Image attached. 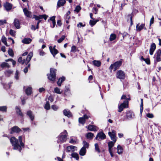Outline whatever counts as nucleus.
I'll return each mask as SVG.
<instances>
[{
  "label": "nucleus",
  "instance_id": "obj_47",
  "mask_svg": "<svg viewBox=\"0 0 161 161\" xmlns=\"http://www.w3.org/2000/svg\"><path fill=\"white\" fill-rule=\"evenodd\" d=\"M7 107L6 106H0V111L2 112H6Z\"/></svg>",
  "mask_w": 161,
  "mask_h": 161
},
{
  "label": "nucleus",
  "instance_id": "obj_57",
  "mask_svg": "<svg viewBox=\"0 0 161 161\" xmlns=\"http://www.w3.org/2000/svg\"><path fill=\"white\" fill-rule=\"evenodd\" d=\"M52 108L54 110H57L58 108V107L57 106H56V105H53L52 106Z\"/></svg>",
  "mask_w": 161,
  "mask_h": 161
},
{
  "label": "nucleus",
  "instance_id": "obj_25",
  "mask_svg": "<svg viewBox=\"0 0 161 161\" xmlns=\"http://www.w3.org/2000/svg\"><path fill=\"white\" fill-rule=\"evenodd\" d=\"M32 88L30 87H28L25 90V92L27 95H30L32 92Z\"/></svg>",
  "mask_w": 161,
  "mask_h": 161
},
{
  "label": "nucleus",
  "instance_id": "obj_22",
  "mask_svg": "<svg viewBox=\"0 0 161 161\" xmlns=\"http://www.w3.org/2000/svg\"><path fill=\"white\" fill-rule=\"evenodd\" d=\"M63 113L65 116H67L68 117L72 116L71 113L69 110H68L64 109L63 111Z\"/></svg>",
  "mask_w": 161,
  "mask_h": 161
},
{
  "label": "nucleus",
  "instance_id": "obj_30",
  "mask_svg": "<svg viewBox=\"0 0 161 161\" xmlns=\"http://www.w3.org/2000/svg\"><path fill=\"white\" fill-rule=\"evenodd\" d=\"M115 142H114V141H113L110 142L108 143V150H112V148L114 146Z\"/></svg>",
  "mask_w": 161,
  "mask_h": 161
},
{
  "label": "nucleus",
  "instance_id": "obj_9",
  "mask_svg": "<svg viewBox=\"0 0 161 161\" xmlns=\"http://www.w3.org/2000/svg\"><path fill=\"white\" fill-rule=\"evenodd\" d=\"M106 138V135L103 132H101L98 133L95 139L98 141L104 140Z\"/></svg>",
  "mask_w": 161,
  "mask_h": 161
},
{
  "label": "nucleus",
  "instance_id": "obj_55",
  "mask_svg": "<svg viewBox=\"0 0 161 161\" xmlns=\"http://www.w3.org/2000/svg\"><path fill=\"white\" fill-rule=\"evenodd\" d=\"M6 23V20H0V26L3 25L4 24Z\"/></svg>",
  "mask_w": 161,
  "mask_h": 161
},
{
  "label": "nucleus",
  "instance_id": "obj_20",
  "mask_svg": "<svg viewBox=\"0 0 161 161\" xmlns=\"http://www.w3.org/2000/svg\"><path fill=\"white\" fill-rule=\"evenodd\" d=\"M126 116L127 119H130L133 118L134 117V115L131 111H128L126 112Z\"/></svg>",
  "mask_w": 161,
  "mask_h": 161
},
{
  "label": "nucleus",
  "instance_id": "obj_27",
  "mask_svg": "<svg viewBox=\"0 0 161 161\" xmlns=\"http://www.w3.org/2000/svg\"><path fill=\"white\" fill-rule=\"evenodd\" d=\"M117 153L119 154H121L122 153L123 149L122 147L120 145H118L117 147Z\"/></svg>",
  "mask_w": 161,
  "mask_h": 161
},
{
  "label": "nucleus",
  "instance_id": "obj_24",
  "mask_svg": "<svg viewBox=\"0 0 161 161\" xmlns=\"http://www.w3.org/2000/svg\"><path fill=\"white\" fill-rule=\"evenodd\" d=\"M66 3L65 0H59L57 3V6L60 7L64 5Z\"/></svg>",
  "mask_w": 161,
  "mask_h": 161
},
{
  "label": "nucleus",
  "instance_id": "obj_52",
  "mask_svg": "<svg viewBox=\"0 0 161 161\" xmlns=\"http://www.w3.org/2000/svg\"><path fill=\"white\" fill-rule=\"evenodd\" d=\"M81 9V7L80 6H77L75 10V11L78 12Z\"/></svg>",
  "mask_w": 161,
  "mask_h": 161
},
{
  "label": "nucleus",
  "instance_id": "obj_36",
  "mask_svg": "<svg viewBox=\"0 0 161 161\" xmlns=\"http://www.w3.org/2000/svg\"><path fill=\"white\" fill-rule=\"evenodd\" d=\"M93 63L95 66L97 67H99L101 64V62L99 61L94 60Z\"/></svg>",
  "mask_w": 161,
  "mask_h": 161
},
{
  "label": "nucleus",
  "instance_id": "obj_14",
  "mask_svg": "<svg viewBox=\"0 0 161 161\" xmlns=\"http://www.w3.org/2000/svg\"><path fill=\"white\" fill-rule=\"evenodd\" d=\"M66 149L68 152H73L77 150V147L71 145L68 146L66 148Z\"/></svg>",
  "mask_w": 161,
  "mask_h": 161
},
{
  "label": "nucleus",
  "instance_id": "obj_12",
  "mask_svg": "<svg viewBox=\"0 0 161 161\" xmlns=\"http://www.w3.org/2000/svg\"><path fill=\"white\" fill-rule=\"evenodd\" d=\"M55 46H54L53 48L52 46H50L49 47L50 51L54 57H55V56L58 53V51L55 49Z\"/></svg>",
  "mask_w": 161,
  "mask_h": 161
},
{
  "label": "nucleus",
  "instance_id": "obj_18",
  "mask_svg": "<svg viewBox=\"0 0 161 161\" xmlns=\"http://www.w3.org/2000/svg\"><path fill=\"white\" fill-rule=\"evenodd\" d=\"M23 11L24 14L27 17H31V13L26 8H24Z\"/></svg>",
  "mask_w": 161,
  "mask_h": 161
},
{
  "label": "nucleus",
  "instance_id": "obj_2",
  "mask_svg": "<svg viewBox=\"0 0 161 161\" xmlns=\"http://www.w3.org/2000/svg\"><path fill=\"white\" fill-rule=\"evenodd\" d=\"M68 133L65 130H64L63 132H62L59 135L57 140L58 143H63L65 142L67 139Z\"/></svg>",
  "mask_w": 161,
  "mask_h": 161
},
{
  "label": "nucleus",
  "instance_id": "obj_63",
  "mask_svg": "<svg viewBox=\"0 0 161 161\" xmlns=\"http://www.w3.org/2000/svg\"><path fill=\"white\" fill-rule=\"evenodd\" d=\"M57 25L59 26H60L62 25V23L60 20H58L57 21Z\"/></svg>",
  "mask_w": 161,
  "mask_h": 161
},
{
  "label": "nucleus",
  "instance_id": "obj_48",
  "mask_svg": "<svg viewBox=\"0 0 161 161\" xmlns=\"http://www.w3.org/2000/svg\"><path fill=\"white\" fill-rule=\"evenodd\" d=\"M8 54L11 57H13L14 55L13 51L12 49L9 48L8 51Z\"/></svg>",
  "mask_w": 161,
  "mask_h": 161
},
{
  "label": "nucleus",
  "instance_id": "obj_11",
  "mask_svg": "<svg viewBox=\"0 0 161 161\" xmlns=\"http://www.w3.org/2000/svg\"><path fill=\"white\" fill-rule=\"evenodd\" d=\"M108 135L110 136L111 139L113 141L116 142V140L115 138L116 136V132L114 130H112V131H109L108 132Z\"/></svg>",
  "mask_w": 161,
  "mask_h": 161
},
{
  "label": "nucleus",
  "instance_id": "obj_26",
  "mask_svg": "<svg viewBox=\"0 0 161 161\" xmlns=\"http://www.w3.org/2000/svg\"><path fill=\"white\" fill-rule=\"evenodd\" d=\"M32 40L30 38H25L22 40V42L25 44H28L31 42Z\"/></svg>",
  "mask_w": 161,
  "mask_h": 161
},
{
  "label": "nucleus",
  "instance_id": "obj_7",
  "mask_svg": "<svg viewBox=\"0 0 161 161\" xmlns=\"http://www.w3.org/2000/svg\"><path fill=\"white\" fill-rule=\"evenodd\" d=\"M116 77L117 78L120 79H124L125 77V74L124 71L121 70H119L117 72Z\"/></svg>",
  "mask_w": 161,
  "mask_h": 161
},
{
  "label": "nucleus",
  "instance_id": "obj_6",
  "mask_svg": "<svg viewBox=\"0 0 161 161\" xmlns=\"http://www.w3.org/2000/svg\"><path fill=\"white\" fill-rule=\"evenodd\" d=\"M128 101H124L123 103H121L118 106V112H121L124 108L128 107Z\"/></svg>",
  "mask_w": 161,
  "mask_h": 161
},
{
  "label": "nucleus",
  "instance_id": "obj_28",
  "mask_svg": "<svg viewBox=\"0 0 161 161\" xmlns=\"http://www.w3.org/2000/svg\"><path fill=\"white\" fill-rule=\"evenodd\" d=\"M16 109L17 114L21 117H22L23 116V114L22 113L19 108L18 107L16 106Z\"/></svg>",
  "mask_w": 161,
  "mask_h": 161
},
{
  "label": "nucleus",
  "instance_id": "obj_38",
  "mask_svg": "<svg viewBox=\"0 0 161 161\" xmlns=\"http://www.w3.org/2000/svg\"><path fill=\"white\" fill-rule=\"evenodd\" d=\"M1 66L2 68H3L4 67L9 68L10 67V66L9 65L8 63L6 62L3 63L1 64Z\"/></svg>",
  "mask_w": 161,
  "mask_h": 161
},
{
  "label": "nucleus",
  "instance_id": "obj_8",
  "mask_svg": "<svg viewBox=\"0 0 161 161\" xmlns=\"http://www.w3.org/2000/svg\"><path fill=\"white\" fill-rule=\"evenodd\" d=\"M154 58H155L157 62L161 61V49L158 50L155 53Z\"/></svg>",
  "mask_w": 161,
  "mask_h": 161
},
{
  "label": "nucleus",
  "instance_id": "obj_49",
  "mask_svg": "<svg viewBox=\"0 0 161 161\" xmlns=\"http://www.w3.org/2000/svg\"><path fill=\"white\" fill-rule=\"evenodd\" d=\"M65 36H62L58 40V42L59 43L61 42L65 39Z\"/></svg>",
  "mask_w": 161,
  "mask_h": 161
},
{
  "label": "nucleus",
  "instance_id": "obj_33",
  "mask_svg": "<svg viewBox=\"0 0 161 161\" xmlns=\"http://www.w3.org/2000/svg\"><path fill=\"white\" fill-rule=\"evenodd\" d=\"M65 80V78L64 77H62L59 78L58 81L57 82V84L59 86H61V84L62 82L64 81Z\"/></svg>",
  "mask_w": 161,
  "mask_h": 161
},
{
  "label": "nucleus",
  "instance_id": "obj_64",
  "mask_svg": "<svg viewBox=\"0 0 161 161\" xmlns=\"http://www.w3.org/2000/svg\"><path fill=\"white\" fill-rule=\"evenodd\" d=\"M39 54L40 56H43L45 54V53L44 51L41 50L40 51Z\"/></svg>",
  "mask_w": 161,
  "mask_h": 161
},
{
  "label": "nucleus",
  "instance_id": "obj_42",
  "mask_svg": "<svg viewBox=\"0 0 161 161\" xmlns=\"http://www.w3.org/2000/svg\"><path fill=\"white\" fill-rule=\"evenodd\" d=\"M44 108L46 110H49L50 108V106L49 102H47L44 106Z\"/></svg>",
  "mask_w": 161,
  "mask_h": 161
},
{
  "label": "nucleus",
  "instance_id": "obj_54",
  "mask_svg": "<svg viewBox=\"0 0 161 161\" xmlns=\"http://www.w3.org/2000/svg\"><path fill=\"white\" fill-rule=\"evenodd\" d=\"M147 116L149 118H153L154 115L152 114L148 113L147 114Z\"/></svg>",
  "mask_w": 161,
  "mask_h": 161
},
{
  "label": "nucleus",
  "instance_id": "obj_53",
  "mask_svg": "<svg viewBox=\"0 0 161 161\" xmlns=\"http://www.w3.org/2000/svg\"><path fill=\"white\" fill-rule=\"evenodd\" d=\"M33 18H35L36 20H39L41 19V15L39 16L34 15Z\"/></svg>",
  "mask_w": 161,
  "mask_h": 161
},
{
  "label": "nucleus",
  "instance_id": "obj_61",
  "mask_svg": "<svg viewBox=\"0 0 161 161\" xmlns=\"http://www.w3.org/2000/svg\"><path fill=\"white\" fill-rule=\"evenodd\" d=\"M144 61L146 62V63L148 64H150V60L148 58L145 59Z\"/></svg>",
  "mask_w": 161,
  "mask_h": 161
},
{
  "label": "nucleus",
  "instance_id": "obj_40",
  "mask_svg": "<svg viewBox=\"0 0 161 161\" xmlns=\"http://www.w3.org/2000/svg\"><path fill=\"white\" fill-rule=\"evenodd\" d=\"M83 146L82 147H84V148H85V149L88 148L89 146V144L86 141H83Z\"/></svg>",
  "mask_w": 161,
  "mask_h": 161
},
{
  "label": "nucleus",
  "instance_id": "obj_46",
  "mask_svg": "<svg viewBox=\"0 0 161 161\" xmlns=\"http://www.w3.org/2000/svg\"><path fill=\"white\" fill-rule=\"evenodd\" d=\"M54 92L57 94H61L62 92L60 91V89L58 87H56L54 89Z\"/></svg>",
  "mask_w": 161,
  "mask_h": 161
},
{
  "label": "nucleus",
  "instance_id": "obj_41",
  "mask_svg": "<svg viewBox=\"0 0 161 161\" xmlns=\"http://www.w3.org/2000/svg\"><path fill=\"white\" fill-rule=\"evenodd\" d=\"M65 94L66 95L69 96L71 95L70 91L68 88H66L65 90Z\"/></svg>",
  "mask_w": 161,
  "mask_h": 161
},
{
  "label": "nucleus",
  "instance_id": "obj_32",
  "mask_svg": "<svg viewBox=\"0 0 161 161\" xmlns=\"http://www.w3.org/2000/svg\"><path fill=\"white\" fill-rule=\"evenodd\" d=\"M27 114L31 120H34V116L32 114V112L31 111H28L27 113Z\"/></svg>",
  "mask_w": 161,
  "mask_h": 161
},
{
  "label": "nucleus",
  "instance_id": "obj_23",
  "mask_svg": "<svg viewBox=\"0 0 161 161\" xmlns=\"http://www.w3.org/2000/svg\"><path fill=\"white\" fill-rule=\"evenodd\" d=\"M14 24L15 27L17 29L20 28V23L19 20L16 19L14 20Z\"/></svg>",
  "mask_w": 161,
  "mask_h": 161
},
{
  "label": "nucleus",
  "instance_id": "obj_34",
  "mask_svg": "<svg viewBox=\"0 0 161 161\" xmlns=\"http://www.w3.org/2000/svg\"><path fill=\"white\" fill-rule=\"evenodd\" d=\"M86 152V149L82 147L79 152V154L81 156L85 155Z\"/></svg>",
  "mask_w": 161,
  "mask_h": 161
},
{
  "label": "nucleus",
  "instance_id": "obj_45",
  "mask_svg": "<svg viewBox=\"0 0 161 161\" xmlns=\"http://www.w3.org/2000/svg\"><path fill=\"white\" fill-rule=\"evenodd\" d=\"M95 149L96 151L98 152V153H100V150L99 148L98 144L97 143L95 144Z\"/></svg>",
  "mask_w": 161,
  "mask_h": 161
},
{
  "label": "nucleus",
  "instance_id": "obj_15",
  "mask_svg": "<svg viewBox=\"0 0 161 161\" xmlns=\"http://www.w3.org/2000/svg\"><path fill=\"white\" fill-rule=\"evenodd\" d=\"M4 7L7 11H8L12 9V5L9 3L6 2L4 4Z\"/></svg>",
  "mask_w": 161,
  "mask_h": 161
},
{
  "label": "nucleus",
  "instance_id": "obj_16",
  "mask_svg": "<svg viewBox=\"0 0 161 161\" xmlns=\"http://www.w3.org/2000/svg\"><path fill=\"white\" fill-rule=\"evenodd\" d=\"M21 130L20 129L18 126H15L12 128L11 130L10 133L11 134H13L14 132L18 133L21 131Z\"/></svg>",
  "mask_w": 161,
  "mask_h": 161
},
{
  "label": "nucleus",
  "instance_id": "obj_51",
  "mask_svg": "<svg viewBox=\"0 0 161 161\" xmlns=\"http://www.w3.org/2000/svg\"><path fill=\"white\" fill-rule=\"evenodd\" d=\"M15 31L11 29L9 31L10 34L13 36H14L15 35Z\"/></svg>",
  "mask_w": 161,
  "mask_h": 161
},
{
  "label": "nucleus",
  "instance_id": "obj_3",
  "mask_svg": "<svg viewBox=\"0 0 161 161\" xmlns=\"http://www.w3.org/2000/svg\"><path fill=\"white\" fill-rule=\"evenodd\" d=\"M33 55V53L32 52H30L26 58L24 59L23 60L22 59V57H20L18 59V61L19 63L21 64H25L27 65L29 62L31 60V58H32Z\"/></svg>",
  "mask_w": 161,
  "mask_h": 161
},
{
  "label": "nucleus",
  "instance_id": "obj_1",
  "mask_svg": "<svg viewBox=\"0 0 161 161\" xmlns=\"http://www.w3.org/2000/svg\"><path fill=\"white\" fill-rule=\"evenodd\" d=\"M19 140L14 137H12L10 139V141L13 149L14 150H18L20 152L22 147L24 148V144L22 142V136H20L19 137Z\"/></svg>",
  "mask_w": 161,
  "mask_h": 161
},
{
  "label": "nucleus",
  "instance_id": "obj_44",
  "mask_svg": "<svg viewBox=\"0 0 161 161\" xmlns=\"http://www.w3.org/2000/svg\"><path fill=\"white\" fill-rule=\"evenodd\" d=\"M2 42L6 46H8L7 43L6 42V38L4 36H3L2 38Z\"/></svg>",
  "mask_w": 161,
  "mask_h": 161
},
{
  "label": "nucleus",
  "instance_id": "obj_60",
  "mask_svg": "<svg viewBox=\"0 0 161 161\" xmlns=\"http://www.w3.org/2000/svg\"><path fill=\"white\" fill-rule=\"evenodd\" d=\"M48 100L52 102L53 101V98L52 96H50L49 97Z\"/></svg>",
  "mask_w": 161,
  "mask_h": 161
},
{
  "label": "nucleus",
  "instance_id": "obj_17",
  "mask_svg": "<svg viewBox=\"0 0 161 161\" xmlns=\"http://www.w3.org/2000/svg\"><path fill=\"white\" fill-rule=\"evenodd\" d=\"M156 48V45L154 43H153L151 45L149 51V53L150 55H152L153 54V52L155 50Z\"/></svg>",
  "mask_w": 161,
  "mask_h": 161
},
{
  "label": "nucleus",
  "instance_id": "obj_59",
  "mask_svg": "<svg viewBox=\"0 0 161 161\" xmlns=\"http://www.w3.org/2000/svg\"><path fill=\"white\" fill-rule=\"evenodd\" d=\"M19 74V73L18 71L17 70H16V73H15V78L17 80H18L19 79V76H18Z\"/></svg>",
  "mask_w": 161,
  "mask_h": 161
},
{
  "label": "nucleus",
  "instance_id": "obj_62",
  "mask_svg": "<svg viewBox=\"0 0 161 161\" xmlns=\"http://www.w3.org/2000/svg\"><path fill=\"white\" fill-rule=\"evenodd\" d=\"M39 91L40 93H41L45 91V89L43 88H40L39 89Z\"/></svg>",
  "mask_w": 161,
  "mask_h": 161
},
{
  "label": "nucleus",
  "instance_id": "obj_37",
  "mask_svg": "<svg viewBox=\"0 0 161 161\" xmlns=\"http://www.w3.org/2000/svg\"><path fill=\"white\" fill-rule=\"evenodd\" d=\"M71 156L72 157L75 158L77 160L79 159L78 154L76 153H72L71 154Z\"/></svg>",
  "mask_w": 161,
  "mask_h": 161
},
{
  "label": "nucleus",
  "instance_id": "obj_31",
  "mask_svg": "<svg viewBox=\"0 0 161 161\" xmlns=\"http://www.w3.org/2000/svg\"><path fill=\"white\" fill-rule=\"evenodd\" d=\"M94 136V135L91 132H88L86 134V137L87 138L89 139H92Z\"/></svg>",
  "mask_w": 161,
  "mask_h": 161
},
{
  "label": "nucleus",
  "instance_id": "obj_39",
  "mask_svg": "<svg viewBox=\"0 0 161 161\" xmlns=\"http://www.w3.org/2000/svg\"><path fill=\"white\" fill-rule=\"evenodd\" d=\"M12 72L13 71L11 70H8L5 72V74L6 76L9 77Z\"/></svg>",
  "mask_w": 161,
  "mask_h": 161
},
{
  "label": "nucleus",
  "instance_id": "obj_13",
  "mask_svg": "<svg viewBox=\"0 0 161 161\" xmlns=\"http://www.w3.org/2000/svg\"><path fill=\"white\" fill-rule=\"evenodd\" d=\"M86 128H87L89 130L94 131H97L98 129L96 126L92 125H89L88 126H86Z\"/></svg>",
  "mask_w": 161,
  "mask_h": 161
},
{
  "label": "nucleus",
  "instance_id": "obj_29",
  "mask_svg": "<svg viewBox=\"0 0 161 161\" xmlns=\"http://www.w3.org/2000/svg\"><path fill=\"white\" fill-rule=\"evenodd\" d=\"M121 99H125V101H127L128 102L130 100V97L129 95H128L127 96L125 95H123L121 98Z\"/></svg>",
  "mask_w": 161,
  "mask_h": 161
},
{
  "label": "nucleus",
  "instance_id": "obj_43",
  "mask_svg": "<svg viewBox=\"0 0 161 161\" xmlns=\"http://www.w3.org/2000/svg\"><path fill=\"white\" fill-rule=\"evenodd\" d=\"M98 21V20H90V21L89 23L91 26H92L96 24L97 22Z\"/></svg>",
  "mask_w": 161,
  "mask_h": 161
},
{
  "label": "nucleus",
  "instance_id": "obj_58",
  "mask_svg": "<svg viewBox=\"0 0 161 161\" xmlns=\"http://www.w3.org/2000/svg\"><path fill=\"white\" fill-rule=\"evenodd\" d=\"M41 19L44 18L45 20L47 19V18L48 17V16L46 15H41Z\"/></svg>",
  "mask_w": 161,
  "mask_h": 161
},
{
  "label": "nucleus",
  "instance_id": "obj_56",
  "mask_svg": "<svg viewBox=\"0 0 161 161\" xmlns=\"http://www.w3.org/2000/svg\"><path fill=\"white\" fill-rule=\"evenodd\" d=\"M154 18L153 16H152L150 20V25L151 26V25L153 24L154 22Z\"/></svg>",
  "mask_w": 161,
  "mask_h": 161
},
{
  "label": "nucleus",
  "instance_id": "obj_19",
  "mask_svg": "<svg viewBox=\"0 0 161 161\" xmlns=\"http://www.w3.org/2000/svg\"><path fill=\"white\" fill-rule=\"evenodd\" d=\"M143 29H144L145 30H147L146 28L145 27L144 24H142L139 26V24H138L136 25V29L138 31H140Z\"/></svg>",
  "mask_w": 161,
  "mask_h": 161
},
{
  "label": "nucleus",
  "instance_id": "obj_5",
  "mask_svg": "<svg viewBox=\"0 0 161 161\" xmlns=\"http://www.w3.org/2000/svg\"><path fill=\"white\" fill-rule=\"evenodd\" d=\"M56 69H50V74L48 76V79L50 80L54 81L56 78Z\"/></svg>",
  "mask_w": 161,
  "mask_h": 161
},
{
  "label": "nucleus",
  "instance_id": "obj_50",
  "mask_svg": "<svg viewBox=\"0 0 161 161\" xmlns=\"http://www.w3.org/2000/svg\"><path fill=\"white\" fill-rule=\"evenodd\" d=\"M76 47L75 46H73L71 47V52H75L76 51Z\"/></svg>",
  "mask_w": 161,
  "mask_h": 161
},
{
  "label": "nucleus",
  "instance_id": "obj_4",
  "mask_svg": "<svg viewBox=\"0 0 161 161\" xmlns=\"http://www.w3.org/2000/svg\"><path fill=\"white\" fill-rule=\"evenodd\" d=\"M122 64V61H118L110 65L109 68V69L111 71L113 69H114V71H115L119 68Z\"/></svg>",
  "mask_w": 161,
  "mask_h": 161
},
{
  "label": "nucleus",
  "instance_id": "obj_10",
  "mask_svg": "<svg viewBox=\"0 0 161 161\" xmlns=\"http://www.w3.org/2000/svg\"><path fill=\"white\" fill-rule=\"evenodd\" d=\"M89 117L86 114H85L83 117L79 118V122L80 123L84 125L86 120L88 119Z\"/></svg>",
  "mask_w": 161,
  "mask_h": 161
},
{
  "label": "nucleus",
  "instance_id": "obj_35",
  "mask_svg": "<svg viewBox=\"0 0 161 161\" xmlns=\"http://www.w3.org/2000/svg\"><path fill=\"white\" fill-rule=\"evenodd\" d=\"M116 37V35L114 34H111L110 36L109 40L111 42L114 40Z\"/></svg>",
  "mask_w": 161,
  "mask_h": 161
},
{
  "label": "nucleus",
  "instance_id": "obj_21",
  "mask_svg": "<svg viewBox=\"0 0 161 161\" xmlns=\"http://www.w3.org/2000/svg\"><path fill=\"white\" fill-rule=\"evenodd\" d=\"M55 18V16H53L51 17L50 18V19L48 20V21H49V20H50L52 21L53 26L52 25H51V27L52 28H54L55 27L56 25Z\"/></svg>",
  "mask_w": 161,
  "mask_h": 161
}]
</instances>
